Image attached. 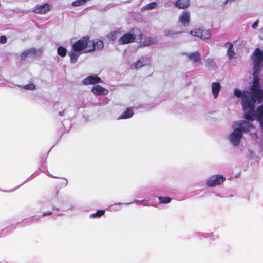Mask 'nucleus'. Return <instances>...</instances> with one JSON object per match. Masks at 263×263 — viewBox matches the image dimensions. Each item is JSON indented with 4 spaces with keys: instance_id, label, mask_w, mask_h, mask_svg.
Here are the masks:
<instances>
[{
    "instance_id": "obj_5",
    "label": "nucleus",
    "mask_w": 263,
    "mask_h": 263,
    "mask_svg": "<svg viewBox=\"0 0 263 263\" xmlns=\"http://www.w3.org/2000/svg\"><path fill=\"white\" fill-rule=\"evenodd\" d=\"M242 135L240 128L237 127L234 128L233 132L229 136L230 141L233 146H237L239 145Z\"/></svg>"
},
{
    "instance_id": "obj_22",
    "label": "nucleus",
    "mask_w": 263,
    "mask_h": 263,
    "mask_svg": "<svg viewBox=\"0 0 263 263\" xmlns=\"http://www.w3.org/2000/svg\"><path fill=\"white\" fill-rule=\"evenodd\" d=\"M205 66L210 70H215L217 68L216 63L213 60L208 58L205 62Z\"/></svg>"
},
{
    "instance_id": "obj_4",
    "label": "nucleus",
    "mask_w": 263,
    "mask_h": 263,
    "mask_svg": "<svg viewBox=\"0 0 263 263\" xmlns=\"http://www.w3.org/2000/svg\"><path fill=\"white\" fill-rule=\"evenodd\" d=\"M90 43V37L88 36H84L82 38L75 42L72 45L73 50L78 51L80 52L88 53L87 51Z\"/></svg>"
},
{
    "instance_id": "obj_7",
    "label": "nucleus",
    "mask_w": 263,
    "mask_h": 263,
    "mask_svg": "<svg viewBox=\"0 0 263 263\" xmlns=\"http://www.w3.org/2000/svg\"><path fill=\"white\" fill-rule=\"evenodd\" d=\"M104 47V43L103 41L99 39L90 40L88 50L89 52H93L95 50H101Z\"/></svg>"
},
{
    "instance_id": "obj_3",
    "label": "nucleus",
    "mask_w": 263,
    "mask_h": 263,
    "mask_svg": "<svg viewBox=\"0 0 263 263\" xmlns=\"http://www.w3.org/2000/svg\"><path fill=\"white\" fill-rule=\"evenodd\" d=\"M136 37L139 40H142V34L140 30L137 28H133L131 30L130 33L123 34L118 40L119 45H125L133 43Z\"/></svg>"
},
{
    "instance_id": "obj_40",
    "label": "nucleus",
    "mask_w": 263,
    "mask_h": 263,
    "mask_svg": "<svg viewBox=\"0 0 263 263\" xmlns=\"http://www.w3.org/2000/svg\"><path fill=\"white\" fill-rule=\"evenodd\" d=\"M46 158H45V159H44V162H46Z\"/></svg>"
},
{
    "instance_id": "obj_32",
    "label": "nucleus",
    "mask_w": 263,
    "mask_h": 263,
    "mask_svg": "<svg viewBox=\"0 0 263 263\" xmlns=\"http://www.w3.org/2000/svg\"><path fill=\"white\" fill-rule=\"evenodd\" d=\"M145 64L143 63V61L139 59L135 63V67L136 69L140 68L143 67Z\"/></svg>"
},
{
    "instance_id": "obj_8",
    "label": "nucleus",
    "mask_w": 263,
    "mask_h": 263,
    "mask_svg": "<svg viewBox=\"0 0 263 263\" xmlns=\"http://www.w3.org/2000/svg\"><path fill=\"white\" fill-rule=\"evenodd\" d=\"M190 33L194 36H196L202 39H208L211 36V32L209 30L196 29L190 31Z\"/></svg>"
},
{
    "instance_id": "obj_27",
    "label": "nucleus",
    "mask_w": 263,
    "mask_h": 263,
    "mask_svg": "<svg viewBox=\"0 0 263 263\" xmlns=\"http://www.w3.org/2000/svg\"><path fill=\"white\" fill-rule=\"evenodd\" d=\"M57 52L59 55L63 57L66 55L67 50L65 47L60 46L58 48Z\"/></svg>"
},
{
    "instance_id": "obj_6",
    "label": "nucleus",
    "mask_w": 263,
    "mask_h": 263,
    "mask_svg": "<svg viewBox=\"0 0 263 263\" xmlns=\"http://www.w3.org/2000/svg\"><path fill=\"white\" fill-rule=\"evenodd\" d=\"M226 180V178L221 175L211 176L206 181V185L209 187H213L220 185Z\"/></svg>"
},
{
    "instance_id": "obj_2",
    "label": "nucleus",
    "mask_w": 263,
    "mask_h": 263,
    "mask_svg": "<svg viewBox=\"0 0 263 263\" xmlns=\"http://www.w3.org/2000/svg\"><path fill=\"white\" fill-rule=\"evenodd\" d=\"M259 78L258 74L253 75L252 85L250 88V92L255 100L258 103L263 101V90L260 88Z\"/></svg>"
},
{
    "instance_id": "obj_34",
    "label": "nucleus",
    "mask_w": 263,
    "mask_h": 263,
    "mask_svg": "<svg viewBox=\"0 0 263 263\" xmlns=\"http://www.w3.org/2000/svg\"><path fill=\"white\" fill-rule=\"evenodd\" d=\"M157 5L156 2H152L146 6V9L151 10L155 8Z\"/></svg>"
},
{
    "instance_id": "obj_18",
    "label": "nucleus",
    "mask_w": 263,
    "mask_h": 263,
    "mask_svg": "<svg viewBox=\"0 0 263 263\" xmlns=\"http://www.w3.org/2000/svg\"><path fill=\"white\" fill-rule=\"evenodd\" d=\"M158 40L157 37H148L145 38L142 42V45L143 46H149L157 43Z\"/></svg>"
},
{
    "instance_id": "obj_33",
    "label": "nucleus",
    "mask_w": 263,
    "mask_h": 263,
    "mask_svg": "<svg viewBox=\"0 0 263 263\" xmlns=\"http://www.w3.org/2000/svg\"><path fill=\"white\" fill-rule=\"evenodd\" d=\"M28 54H32L34 55H36L37 53V50L35 48H30L29 49H26Z\"/></svg>"
},
{
    "instance_id": "obj_21",
    "label": "nucleus",
    "mask_w": 263,
    "mask_h": 263,
    "mask_svg": "<svg viewBox=\"0 0 263 263\" xmlns=\"http://www.w3.org/2000/svg\"><path fill=\"white\" fill-rule=\"evenodd\" d=\"M224 45L226 46L229 45L227 54L229 59H232L234 57L235 55V52L233 49V45L230 42H227L225 43Z\"/></svg>"
},
{
    "instance_id": "obj_24",
    "label": "nucleus",
    "mask_w": 263,
    "mask_h": 263,
    "mask_svg": "<svg viewBox=\"0 0 263 263\" xmlns=\"http://www.w3.org/2000/svg\"><path fill=\"white\" fill-rule=\"evenodd\" d=\"M253 75L258 74V73H259L261 70L262 63L253 62Z\"/></svg>"
},
{
    "instance_id": "obj_36",
    "label": "nucleus",
    "mask_w": 263,
    "mask_h": 263,
    "mask_svg": "<svg viewBox=\"0 0 263 263\" xmlns=\"http://www.w3.org/2000/svg\"><path fill=\"white\" fill-rule=\"evenodd\" d=\"M258 22H259V20H256L252 24V27L253 28V29H256L258 27Z\"/></svg>"
},
{
    "instance_id": "obj_11",
    "label": "nucleus",
    "mask_w": 263,
    "mask_h": 263,
    "mask_svg": "<svg viewBox=\"0 0 263 263\" xmlns=\"http://www.w3.org/2000/svg\"><path fill=\"white\" fill-rule=\"evenodd\" d=\"M50 10L49 5L47 3L35 6L32 11L36 14H44Z\"/></svg>"
},
{
    "instance_id": "obj_37",
    "label": "nucleus",
    "mask_w": 263,
    "mask_h": 263,
    "mask_svg": "<svg viewBox=\"0 0 263 263\" xmlns=\"http://www.w3.org/2000/svg\"><path fill=\"white\" fill-rule=\"evenodd\" d=\"M52 212L47 211V212H44L43 214V216H47V215H50L52 214Z\"/></svg>"
},
{
    "instance_id": "obj_29",
    "label": "nucleus",
    "mask_w": 263,
    "mask_h": 263,
    "mask_svg": "<svg viewBox=\"0 0 263 263\" xmlns=\"http://www.w3.org/2000/svg\"><path fill=\"white\" fill-rule=\"evenodd\" d=\"M120 32H121L120 30H116V31H112L108 35V38L110 39V40H114L116 38V36L118 34H120Z\"/></svg>"
},
{
    "instance_id": "obj_9",
    "label": "nucleus",
    "mask_w": 263,
    "mask_h": 263,
    "mask_svg": "<svg viewBox=\"0 0 263 263\" xmlns=\"http://www.w3.org/2000/svg\"><path fill=\"white\" fill-rule=\"evenodd\" d=\"M102 82L101 78L97 76H89L83 80V84L85 85H95Z\"/></svg>"
},
{
    "instance_id": "obj_14",
    "label": "nucleus",
    "mask_w": 263,
    "mask_h": 263,
    "mask_svg": "<svg viewBox=\"0 0 263 263\" xmlns=\"http://www.w3.org/2000/svg\"><path fill=\"white\" fill-rule=\"evenodd\" d=\"M190 0H177L175 3L176 7L180 9H185L189 7Z\"/></svg>"
},
{
    "instance_id": "obj_15",
    "label": "nucleus",
    "mask_w": 263,
    "mask_h": 263,
    "mask_svg": "<svg viewBox=\"0 0 263 263\" xmlns=\"http://www.w3.org/2000/svg\"><path fill=\"white\" fill-rule=\"evenodd\" d=\"M91 91L95 94L97 95H107L108 92V90L103 87H102L101 86L99 85H96L95 86L92 90Z\"/></svg>"
},
{
    "instance_id": "obj_30",
    "label": "nucleus",
    "mask_w": 263,
    "mask_h": 263,
    "mask_svg": "<svg viewBox=\"0 0 263 263\" xmlns=\"http://www.w3.org/2000/svg\"><path fill=\"white\" fill-rule=\"evenodd\" d=\"M28 53L27 51V50H24L20 55V60L21 61H24L28 56Z\"/></svg>"
},
{
    "instance_id": "obj_16",
    "label": "nucleus",
    "mask_w": 263,
    "mask_h": 263,
    "mask_svg": "<svg viewBox=\"0 0 263 263\" xmlns=\"http://www.w3.org/2000/svg\"><path fill=\"white\" fill-rule=\"evenodd\" d=\"M134 115V111L132 108H127L119 117L118 119H125L131 118Z\"/></svg>"
},
{
    "instance_id": "obj_13",
    "label": "nucleus",
    "mask_w": 263,
    "mask_h": 263,
    "mask_svg": "<svg viewBox=\"0 0 263 263\" xmlns=\"http://www.w3.org/2000/svg\"><path fill=\"white\" fill-rule=\"evenodd\" d=\"M253 62L263 63V50L258 48H256L253 52Z\"/></svg>"
},
{
    "instance_id": "obj_1",
    "label": "nucleus",
    "mask_w": 263,
    "mask_h": 263,
    "mask_svg": "<svg viewBox=\"0 0 263 263\" xmlns=\"http://www.w3.org/2000/svg\"><path fill=\"white\" fill-rule=\"evenodd\" d=\"M234 94L238 98H241V104L245 113V118L249 121L254 120V111L256 101L249 91L245 90L241 92L238 89L234 90Z\"/></svg>"
},
{
    "instance_id": "obj_28",
    "label": "nucleus",
    "mask_w": 263,
    "mask_h": 263,
    "mask_svg": "<svg viewBox=\"0 0 263 263\" xmlns=\"http://www.w3.org/2000/svg\"><path fill=\"white\" fill-rule=\"evenodd\" d=\"M88 0H76L72 3L73 6H80L84 5Z\"/></svg>"
},
{
    "instance_id": "obj_17",
    "label": "nucleus",
    "mask_w": 263,
    "mask_h": 263,
    "mask_svg": "<svg viewBox=\"0 0 263 263\" xmlns=\"http://www.w3.org/2000/svg\"><path fill=\"white\" fill-rule=\"evenodd\" d=\"M189 59L194 62H198L201 60L200 53L198 52H194L186 54Z\"/></svg>"
},
{
    "instance_id": "obj_35",
    "label": "nucleus",
    "mask_w": 263,
    "mask_h": 263,
    "mask_svg": "<svg viewBox=\"0 0 263 263\" xmlns=\"http://www.w3.org/2000/svg\"><path fill=\"white\" fill-rule=\"evenodd\" d=\"M7 42V38L5 36H1L0 37V43L2 44H5Z\"/></svg>"
},
{
    "instance_id": "obj_10",
    "label": "nucleus",
    "mask_w": 263,
    "mask_h": 263,
    "mask_svg": "<svg viewBox=\"0 0 263 263\" xmlns=\"http://www.w3.org/2000/svg\"><path fill=\"white\" fill-rule=\"evenodd\" d=\"M235 125L238 126V128H240L241 131H249L254 128L252 124L247 121L240 120L235 122Z\"/></svg>"
},
{
    "instance_id": "obj_25",
    "label": "nucleus",
    "mask_w": 263,
    "mask_h": 263,
    "mask_svg": "<svg viewBox=\"0 0 263 263\" xmlns=\"http://www.w3.org/2000/svg\"><path fill=\"white\" fill-rule=\"evenodd\" d=\"M105 211L103 210H98L95 213L91 214L90 217L92 218H97L101 217L105 214Z\"/></svg>"
},
{
    "instance_id": "obj_19",
    "label": "nucleus",
    "mask_w": 263,
    "mask_h": 263,
    "mask_svg": "<svg viewBox=\"0 0 263 263\" xmlns=\"http://www.w3.org/2000/svg\"><path fill=\"white\" fill-rule=\"evenodd\" d=\"M81 52L78 51L73 50L69 52L68 53L70 57V61L71 63H75L78 59V57L81 55Z\"/></svg>"
},
{
    "instance_id": "obj_26",
    "label": "nucleus",
    "mask_w": 263,
    "mask_h": 263,
    "mask_svg": "<svg viewBox=\"0 0 263 263\" xmlns=\"http://www.w3.org/2000/svg\"><path fill=\"white\" fill-rule=\"evenodd\" d=\"M158 200L160 203L167 204L171 202L172 199L169 197L160 196L158 197Z\"/></svg>"
},
{
    "instance_id": "obj_38",
    "label": "nucleus",
    "mask_w": 263,
    "mask_h": 263,
    "mask_svg": "<svg viewBox=\"0 0 263 263\" xmlns=\"http://www.w3.org/2000/svg\"><path fill=\"white\" fill-rule=\"evenodd\" d=\"M257 119L258 120V121L260 122V126H261V128L263 129V118H261V119L260 118H257Z\"/></svg>"
},
{
    "instance_id": "obj_20",
    "label": "nucleus",
    "mask_w": 263,
    "mask_h": 263,
    "mask_svg": "<svg viewBox=\"0 0 263 263\" xmlns=\"http://www.w3.org/2000/svg\"><path fill=\"white\" fill-rule=\"evenodd\" d=\"M221 86L218 82H213L212 84V91L214 98H216L220 91Z\"/></svg>"
},
{
    "instance_id": "obj_39",
    "label": "nucleus",
    "mask_w": 263,
    "mask_h": 263,
    "mask_svg": "<svg viewBox=\"0 0 263 263\" xmlns=\"http://www.w3.org/2000/svg\"><path fill=\"white\" fill-rule=\"evenodd\" d=\"M261 39H262V40H263V31H262V33H261Z\"/></svg>"
},
{
    "instance_id": "obj_23",
    "label": "nucleus",
    "mask_w": 263,
    "mask_h": 263,
    "mask_svg": "<svg viewBox=\"0 0 263 263\" xmlns=\"http://www.w3.org/2000/svg\"><path fill=\"white\" fill-rule=\"evenodd\" d=\"M254 119L257 118H263V103L262 105L257 107L256 111H254Z\"/></svg>"
},
{
    "instance_id": "obj_12",
    "label": "nucleus",
    "mask_w": 263,
    "mask_h": 263,
    "mask_svg": "<svg viewBox=\"0 0 263 263\" xmlns=\"http://www.w3.org/2000/svg\"><path fill=\"white\" fill-rule=\"evenodd\" d=\"M190 20V13L187 11H184L179 17V20L181 24L186 27L189 25Z\"/></svg>"
},
{
    "instance_id": "obj_31",
    "label": "nucleus",
    "mask_w": 263,
    "mask_h": 263,
    "mask_svg": "<svg viewBox=\"0 0 263 263\" xmlns=\"http://www.w3.org/2000/svg\"><path fill=\"white\" fill-rule=\"evenodd\" d=\"M24 89L29 90H34L36 89V86L34 84H29L24 86Z\"/></svg>"
}]
</instances>
